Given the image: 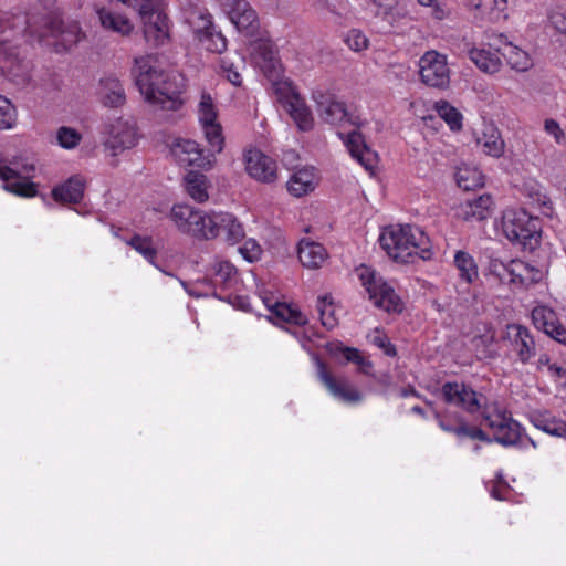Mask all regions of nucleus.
<instances>
[{
	"instance_id": "obj_28",
	"label": "nucleus",
	"mask_w": 566,
	"mask_h": 566,
	"mask_svg": "<svg viewBox=\"0 0 566 566\" xmlns=\"http://www.w3.org/2000/svg\"><path fill=\"white\" fill-rule=\"evenodd\" d=\"M185 187L187 193L197 202H205L208 200V178L206 175L190 170L185 176Z\"/></svg>"
},
{
	"instance_id": "obj_55",
	"label": "nucleus",
	"mask_w": 566,
	"mask_h": 566,
	"mask_svg": "<svg viewBox=\"0 0 566 566\" xmlns=\"http://www.w3.org/2000/svg\"><path fill=\"white\" fill-rule=\"evenodd\" d=\"M240 252L245 260L253 262L261 255V248L255 241H248L240 248Z\"/></svg>"
},
{
	"instance_id": "obj_3",
	"label": "nucleus",
	"mask_w": 566,
	"mask_h": 566,
	"mask_svg": "<svg viewBox=\"0 0 566 566\" xmlns=\"http://www.w3.org/2000/svg\"><path fill=\"white\" fill-rule=\"evenodd\" d=\"M502 230L507 240L523 251L533 252L541 241V224L524 209H509L502 216Z\"/></svg>"
},
{
	"instance_id": "obj_11",
	"label": "nucleus",
	"mask_w": 566,
	"mask_h": 566,
	"mask_svg": "<svg viewBox=\"0 0 566 566\" xmlns=\"http://www.w3.org/2000/svg\"><path fill=\"white\" fill-rule=\"evenodd\" d=\"M206 239L223 235L224 240L234 244L244 238V229L238 219L228 212L208 214Z\"/></svg>"
},
{
	"instance_id": "obj_21",
	"label": "nucleus",
	"mask_w": 566,
	"mask_h": 566,
	"mask_svg": "<svg viewBox=\"0 0 566 566\" xmlns=\"http://www.w3.org/2000/svg\"><path fill=\"white\" fill-rule=\"evenodd\" d=\"M339 136L345 140L350 155L356 158L365 169L371 170L376 164L377 154L367 146L364 136L356 129L349 132L346 135V139L343 134H339Z\"/></svg>"
},
{
	"instance_id": "obj_34",
	"label": "nucleus",
	"mask_w": 566,
	"mask_h": 566,
	"mask_svg": "<svg viewBox=\"0 0 566 566\" xmlns=\"http://www.w3.org/2000/svg\"><path fill=\"white\" fill-rule=\"evenodd\" d=\"M268 307L275 317L283 322L295 325H305L307 323L306 316L298 308L285 303L276 302L272 305L268 304Z\"/></svg>"
},
{
	"instance_id": "obj_52",
	"label": "nucleus",
	"mask_w": 566,
	"mask_h": 566,
	"mask_svg": "<svg viewBox=\"0 0 566 566\" xmlns=\"http://www.w3.org/2000/svg\"><path fill=\"white\" fill-rule=\"evenodd\" d=\"M17 119L15 107L11 102L0 95V128H11Z\"/></svg>"
},
{
	"instance_id": "obj_41",
	"label": "nucleus",
	"mask_w": 566,
	"mask_h": 566,
	"mask_svg": "<svg viewBox=\"0 0 566 566\" xmlns=\"http://www.w3.org/2000/svg\"><path fill=\"white\" fill-rule=\"evenodd\" d=\"M532 319L536 328L545 334L558 322L556 313L547 306L535 307L532 311Z\"/></svg>"
},
{
	"instance_id": "obj_1",
	"label": "nucleus",
	"mask_w": 566,
	"mask_h": 566,
	"mask_svg": "<svg viewBox=\"0 0 566 566\" xmlns=\"http://www.w3.org/2000/svg\"><path fill=\"white\" fill-rule=\"evenodd\" d=\"M132 75L147 103L166 111H177L182 106V78L177 74L164 72L158 66L155 55L135 57Z\"/></svg>"
},
{
	"instance_id": "obj_31",
	"label": "nucleus",
	"mask_w": 566,
	"mask_h": 566,
	"mask_svg": "<svg viewBox=\"0 0 566 566\" xmlns=\"http://www.w3.org/2000/svg\"><path fill=\"white\" fill-rule=\"evenodd\" d=\"M531 421L537 429H541L551 436H566V421L552 416L549 412L534 413Z\"/></svg>"
},
{
	"instance_id": "obj_17",
	"label": "nucleus",
	"mask_w": 566,
	"mask_h": 566,
	"mask_svg": "<svg viewBox=\"0 0 566 566\" xmlns=\"http://www.w3.org/2000/svg\"><path fill=\"white\" fill-rule=\"evenodd\" d=\"M276 163L258 149L245 154V170L255 180L271 184L276 180Z\"/></svg>"
},
{
	"instance_id": "obj_29",
	"label": "nucleus",
	"mask_w": 566,
	"mask_h": 566,
	"mask_svg": "<svg viewBox=\"0 0 566 566\" xmlns=\"http://www.w3.org/2000/svg\"><path fill=\"white\" fill-rule=\"evenodd\" d=\"M478 144L489 156L499 158L504 153V140L502 139L499 129L493 126H486L484 128L481 137L478 138Z\"/></svg>"
},
{
	"instance_id": "obj_63",
	"label": "nucleus",
	"mask_w": 566,
	"mask_h": 566,
	"mask_svg": "<svg viewBox=\"0 0 566 566\" xmlns=\"http://www.w3.org/2000/svg\"><path fill=\"white\" fill-rule=\"evenodd\" d=\"M511 420H512V417H511V415L509 413L507 416H505V421H499V422H496V423H493V424H492V428H491V430H492V432H493V436H494L496 432H499V431L501 432L502 427H504V426H505L509 421H511Z\"/></svg>"
},
{
	"instance_id": "obj_4",
	"label": "nucleus",
	"mask_w": 566,
	"mask_h": 566,
	"mask_svg": "<svg viewBox=\"0 0 566 566\" xmlns=\"http://www.w3.org/2000/svg\"><path fill=\"white\" fill-rule=\"evenodd\" d=\"M358 277L369 294V298L375 306L385 310L388 313L402 312L403 305L395 290L377 276L370 268L360 266L357 269Z\"/></svg>"
},
{
	"instance_id": "obj_47",
	"label": "nucleus",
	"mask_w": 566,
	"mask_h": 566,
	"mask_svg": "<svg viewBox=\"0 0 566 566\" xmlns=\"http://www.w3.org/2000/svg\"><path fill=\"white\" fill-rule=\"evenodd\" d=\"M493 440L502 446H514L520 440V424L515 420L509 421L502 427L501 432L493 436Z\"/></svg>"
},
{
	"instance_id": "obj_50",
	"label": "nucleus",
	"mask_w": 566,
	"mask_h": 566,
	"mask_svg": "<svg viewBox=\"0 0 566 566\" xmlns=\"http://www.w3.org/2000/svg\"><path fill=\"white\" fill-rule=\"evenodd\" d=\"M56 139L61 147L72 149L80 144L82 136L76 129L62 126L56 133Z\"/></svg>"
},
{
	"instance_id": "obj_22",
	"label": "nucleus",
	"mask_w": 566,
	"mask_h": 566,
	"mask_svg": "<svg viewBox=\"0 0 566 566\" xmlns=\"http://www.w3.org/2000/svg\"><path fill=\"white\" fill-rule=\"evenodd\" d=\"M326 352L335 359L343 363H354L364 374H369L373 364L361 356L360 352L354 347L344 346L342 342H328L325 345Z\"/></svg>"
},
{
	"instance_id": "obj_62",
	"label": "nucleus",
	"mask_w": 566,
	"mask_h": 566,
	"mask_svg": "<svg viewBox=\"0 0 566 566\" xmlns=\"http://www.w3.org/2000/svg\"><path fill=\"white\" fill-rule=\"evenodd\" d=\"M469 174H470L469 170H463V171L458 172L457 182H458L459 187L463 188L464 190H469L475 186V185L469 182V176H468Z\"/></svg>"
},
{
	"instance_id": "obj_5",
	"label": "nucleus",
	"mask_w": 566,
	"mask_h": 566,
	"mask_svg": "<svg viewBox=\"0 0 566 566\" xmlns=\"http://www.w3.org/2000/svg\"><path fill=\"white\" fill-rule=\"evenodd\" d=\"M442 400L460 408L469 415H476L482 410L486 397L463 381H447L440 388Z\"/></svg>"
},
{
	"instance_id": "obj_13",
	"label": "nucleus",
	"mask_w": 566,
	"mask_h": 566,
	"mask_svg": "<svg viewBox=\"0 0 566 566\" xmlns=\"http://www.w3.org/2000/svg\"><path fill=\"white\" fill-rule=\"evenodd\" d=\"M504 339L510 342L512 350L522 364H527L536 355L534 337L528 328L520 324H510L506 327Z\"/></svg>"
},
{
	"instance_id": "obj_64",
	"label": "nucleus",
	"mask_w": 566,
	"mask_h": 566,
	"mask_svg": "<svg viewBox=\"0 0 566 566\" xmlns=\"http://www.w3.org/2000/svg\"><path fill=\"white\" fill-rule=\"evenodd\" d=\"M548 369H549V371H552L555 376H557L559 378L566 376V370L555 364L548 365Z\"/></svg>"
},
{
	"instance_id": "obj_24",
	"label": "nucleus",
	"mask_w": 566,
	"mask_h": 566,
	"mask_svg": "<svg viewBox=\"0 0 566 566\" xmlns=\"http://www.w3.org/2000/svg\"><path fill=\"white\" fill-rule=\"evenodd\" d=\"M511 282L514 285L528 287L538 283L543 277V272L521 260H511Z\"/></svg>"
},
{
	"instance_id": "obj_44",
	"label": "nucleus",
	"mask_w": 566,
	"mask_h": 566,
	"mask_svg": "<svg viewBox=\"0 0 566 566\" xmlns=\"http://www.w3.org/2000/svg\"><path fill=\"white\" fill-rule=\"evenodd\" d=\"M127 243L139 252L148 262L155 264L157 250L154 248L153 239L150 237L135 234Z\"/></svg>"
},
{
	"instance_id": "obj_32",
	"label": "nucleus",
	"mask_w": 566,
	"mask_h": 566,
	"mask_svg": "<svg viewBox=\"0 0 566 566\" xmlns=\"http://www.w3.org/2000/svg\"><path fill=\"white\" fill-rule=\"evenodd\" d=\"M501 55L506 60L507 64L516 71L524 72L532 66L530 55L513 44L504 45Z\"/></svg>"
},
{
	"instance_id": "obj_33",
	"label": "nucleus",
	"mask_w": 566,
	"mask_h": 566,
	"mask_svg": "<svg viewBox=\"0 0 566 566\" xmlns=\"http://www.w3.org/2000/svg\"><path fill=\"white\" fill-rule=\"evenodd\" d=\"M472 348L478 359H493L497 356L494 334L486 333L471 339Z\"/></svg>"
},
{
	"instance_id": "obj_48",
	"label": "nucleus",
	"mask_w": 566,
	"mask_h": 566,
	"mask_svg": "<svg viewBox=\"0 0 566 566\" xmlns=\"http://www.w3.org/2000/svg\"><path fill=\"white\" fill-rule=\"evenodd\" d=\"M316 308L317 312L319 313V318L323 326H325L328 329L336 326L337 321L336 317L334 316L332 297H329L328 295L319 296L317 298Z\"/></svg>"
},
{
	"instance_id": "obj_7",
	"label": "nucleus",
	"mask_w": 566,
	"mask_h": 566,
	"mask_svg": "<svg viewBox=\"0 0 566 566\" xmlns=\"http://www.w3.org/2000/svg\"><path fill=\"white\" fill-rule=\"evenodd\" d=\"M419 74L423 84L446 88L450 83L447 57L436 51L426 52L419 60Z\"/></svg>"
},
{
	"instance_id": "obj_19",
	"label": "nucleus",
	"mask_w": 566,
	"mask_h": 566,
	"mask_svg": "<svg viewBox=\"0 0 566 566\" xmlns=\"http://www.w3.org/2000/svg\"><path fill=\"white\" fill-rule=\"evenodd\" d=\"M0 179L4 181L3 188L17 196L32 198L38 195V185L28 178L19 177V172L10 166L0 167Z\"/></svg>"
},
{
	"instance_id": "obj_36",
	"label": "nucleus",
	"mask_w": 566,
	"mask_h": 566,
	"mask_svg": "<svg viewBox=\"0 0 566 566\" xmlns=\"http://www.w3.org/2000/svg\"><path fill=\"white\" fill-rule=\"evenodd\" d=\"M202 128L205 132L206 139L210 146L208 153L211 157H214V154L221 153L223 149L224 138L222 135V127L217 122L202 123Z\"/></svg>"
},
{
	"instance_id": "obj_15",
	"label": "nucleus",
	"mask_w": 566,
	"mask_h": 566,
	"mask_svg": "<svg viewBox=\"0 0 566 566\" xmlns=\"http://www.w3.org/2000/svg\"><path fill=\"white\" fill-rule=\"evenodd\" d=\"M227 13L235 28L247 36H253L259 30V19L255 11L245 0H230Z\"/></svg>"
},
{
	"instance_id": "obj_39",
	"label": "nucleus",
	"mask_w": 566,
	"mask_h": 566,
	"mask_svg": "<svg viewBox=\"0 0 566 566\" xmlns=\"http://www.w3.org/2000/svg\"><path fill=\"white\" fill-rule=\"evenodd\" d=\"M253 53L261 63V67L264 69L265 72L272 73L275 71L276 53L271 42L260 41L255 43Z\"/></svg>"
},
{
	"instance_id": "obj_10",
	"label": "nucleus",
	"mask_w": 566,
	"mask_h": 566,
	"mask_svg": "<svg viewBox=\"0 0 566 566\" xmlns=\"http://www.w3.org/2000/svg\"><path fill=\"white\" fill-rule=\"evenodd\" d=\"M170 219L181 232L206 239L208 214L202 211L189 205H175L170 210Z\"/></svg>"
},
{
	"instance_id": "obj_38",
	"label": "nucleus",
	"mask_w": 566,
	"mask_h": 566,
	"mask_svg": "<svg viewBox=\"0 0 566 566\" xmlns=\"http://www.w3.org/2000/svg\"><path fill=\"white\" fill-rule=\"evenodd\" d=\"M235 268L228 261H218L212 265L211 281L216 286L227 289L235 275Z\"/></svg>"
},
{
	"instance_id": "obj_60",
	"label": "nucleus",
	"mask_w": 566,
	"mask_h": 566,
	"mask_svg": "<svg viewBox=\"0 0 566 566\" xmlns=\"http://www.w3.org/2000/svg\"><path fill=\"white\" fill-rule=\"evenodd\" d=\"M12 165H15L14 168L19 172V177H24L31 179L35 171V165L33 163H23L19 165L18 161H11Z\"/></svg>"
},
{
	"instance_id": "obj_30",
	"label": "nucleus",
	"mask_w": 566,
	"mask_h": 566,
	"mask_svg": "<svg viewBox=\"0 0 566 566\" xmlns=\"http://www.w3.org/2000/svg\"><path fill=\"white\" fill-rule=\"evenodd\" d=\"M470 60L483 72L495 73L501 67L499 52L486 49H472L469 51Z\"/></svg>"
},
{
	"instance_id": "obj_46",
	"label": "nucleus",
	"mask_w": 566,
	"mask_h": 566,
	"mask_svg": "<svg viewBox=\"0 0 566 566\" xmlns=\"http://www.w3.org/2000/svg\"><path fill=\"white\" fill-rule=\"evenodd\" d=\"M488 272L499 280L500 283L512 284L511 282V261L503 262L493 255L489 256Z\"/></svg>"
},
{
	"instance_id": "obj_26",
	"label": "nucleus",
	"mask_w": 566,
	"mask_h": 566,
	"mask_svg": "<svg viewBox=\"0 0 566 566\" xmlns=\"http://www.w3.org/2000/svg\"><path fill=\"white\" fill-rule=\"evenodd\" d=\"M300 262L308 269H317L326 259V250L321 243L302 240L298 243Z\"/></svg>"
},
{
	"instance_id": "obj_49",
	"label": "nucleus",
	"mask_w": 566,
	"mask_h": 566,
	"mask_svg": "<svg viewBox=\"0 0 566 566\" xmlns=\"http://www.w3.org/2000/svg\"><path fill=\"white\" fill-rule=\"evenodd\" d=\"M528 197L532 200V205L545 216H551L553 212V206L551 198L542 191L539 187H530Z\"/></svg>"
},
{
	"instance_id": "obj_58",
	"label": "nucleus",
	"mask_w": 566,
	"mask_h": 566,
	"mask_svg": "<svg viewBox=\"0 0 566 566\" xmlns=\"http://www.w3.org/2000/svg\"><path fill=\"white\" fill-rule=\"evenodd\" d=\"M549 337L557 340L558 343L566 345V328L559 323V321L546 333Z\"/></svg>"
},
{
	"instance_id": "obj_6",
	"label": "nucleus",
	"mask_w": 566,
	"mask_h": 566,
	"mask_svg": "<svg viewBox=\"0 0 566 566\" xmlns=\"http://www.w3.org/2000/svg\"><path fill=\"white\" fill-rule=\"evenodd\" d=\"M313 98L316 102L318 115L324 122L340 127L361 125L359 118L350 114L345 103L336 99L333 94L315 92Z\"/></svg>"
},
{
	"instance_id": "obj_51",
	"label": "nucleus",
	"mask_w": 566,
	"mask_h": 566,
	"mask_svg": "<svg viewBox=\"0 0 566 566\" xmlns=\"http://www.w3.org/2000/svg\"><path fill=\"white\" fill-rule=\"evenodd\" d=\"M199 120L200 123H210L217 120L218 113L216 111L212 97L208 93H202L199 103Z\"/></svg>"
},
{
	"instance_id": "obj_18",
	"label": "nucleus",
	"mask_w": 566,
	"mask_h": 566,
	"mask_svg": "<svg viewBox=\"0 0 566 566\" xmlns=\"http://www.w3.org/2000/svg\"><path fill=\"white\" fill-rule=\"evenodd\" d=\"M199 23L193 27L195 33L206 50L222 53L227 49L224 35L217 31L209 14H200Z\"/></svg>"
},
{
	"instance_id": "obj_54",
	"label": "nucleus",
	"mask_w": 566,
	"mask_h": 566,
	"mask_svg": "<svg viewBox=\"0 0 566 566\" xmlns=\"http://www.w3.org/2000/svg\"><path fill=\"white\" fill-rule=\"evenodd\" d=\"M347 45L356 51H363L368 48V39L358 30H350L346 36Z\"/></svg>"
},
{
	"instance_id": "obj_37",
	"label": "nucleus",
	"mask_w": 566,
	"mask_h": 566,
	"mask_svg": "<svg viewBox=\"0 0 566 566\" xmlns=\"http://www.w3.org/2000/svg\"><path fill=\"white\" fill-rule=\"evenodd\" d=\"M14 56L13 46L6 39H0V63L3 62V69H7L9 73L17 76V83L21 85H25L30 82V74L24 71L21 74H15L13 71V61Z\"/></svg>"
},
{
	"instance_id": "obj_14",
	"label": "nucleus",
	"mask_w": 566,
	"mask_h": 566,
	"mask_svg": "<svg viewBox=\"0 0 566 566\" xmlns=\"http://www.w3.org/2000/svg\"><path fill=\"white\" fill-rule=\"evenodd\" d=\"M439 427L446 431L453 433L458 438H470L483 442H490L488 434L476 426H470L468 421L458 412L440 415L436 413Z\"/></svg>"
},
{
	"instance_id": "obj_27",
	"label": "nucleus",
	"mask_w": 566,
	"mask_h": 566,
	"mask_svg": "<svg viewBox=\"0 0 566 566\" xmlns=\"http://www.w3.org/2000/svg\"><path fill=\"white\" fill-rule=\"evenodd\" d=\"M102 86V102L105 106L119 107L126 101L125 90L115 77H105L101 80Z\"/></svg>"
},
{
	"instance_id": "obj_56",
	"label": "nucleus",
	"mask_w": 566,
	"mask_h": 566,
	"mask_svg": "<svg viewBox=\"0 0 566 566\" xmlns=\"http://www.w3.org/2000/svg\"><path fill=\"white\" fill-rule=\"evenodd\" d=\"M373 343L377 347L381 348L387 356L395 357L397 355L395 345L390 343L389 338L386 335H375L373 338Z\"/></svg>"
},
{
	"instance_id": "obj_12",
	"label": "nucleus",
	"mask_w": 566,
	"mask_h": 566,
	"mask_svg": "<svg viewBox=\"0 0 566 566\" xmlns=\"http://www.w3.org/2000/svg\"><path fill=\"white\" fill-rule=\"evenodd\" d=\"M171 155L180 166H196L202 169H210L214 159L211 155L205 154L199 144L195 140L180 139L172 144Z\"/></svg>"
},
{
	"instance_id": "obj_16",
	"label": "nucleus",
	"mask_w": 566,
	"mask_h": 566,
	"mask_svg": "<svg viewBox=\"0 0 566 566\" xmlns=\"http://www.w3.org/2000/svg\"><path fill=\"white\" fill-rule=\"evenodd\" d=\"M137 143V134L134 125L122 118H117L108 126V137L105 146L116 156L125 149L133 148Z\"/></svg>"
},
{
	"instance_id": "obj_2",
	"label": "nucleus",
	"mask_w": 566,
	"mask_h": 566,
	"mask_svg": "<svg viewBox=\"0 0 566 566\" xmlns=\"http://www.w3.org/2000/svg\"><path fill=\"white\" fill-rule=\"evenodd\" d=\"M379 242L387 254L397 262H413L412 258L430 260L432 251L429 238L418 227L410 224L390 226L380 234Z\"/></svg>"
},
{
	"instance_id": "obj_45",
	"label": "nucleus",
	"mask_w": 566,
	"mask_h": 566,
	"mask_svg": "<svg viewBox=\"0 0 566 566\" xmlns=\"http://www.w3.org/2000/svg\"><path fill=\"white\" fill-rule=\"evenodd\" d=\"M478 413L482 416L484 423L491 429L493 423L499 421H505V416L509 412L501 408L496 401H489L488 398L484 401L482 410Z\"/></svg>"
},
{
	"instance_id": "obj_8",
	"label": "nucleus",
	"mask_w": 566,
	"mask_h": 566,
	"mask_svg": "<svg viewBox=\"0 0 566 566\" xmlns=\"http://www.w3.org/2000/svg\"><path fill=\"white\" fill-rule=\"evenodd\" d=\"M276 92L284 109L290 114L298 129L303 132L311 130L314 126V118L300 94L286 83L279 85Z\"/></svg>"
},
{
	"instance_id": "obj_61",
	"label": "nucleus",
	"mask_w": 566,
	"mask_h": 566,
	"mask_svg": "<svg viewBox=\"0 0 566 566\" xmlns=\"http://www.w3.org/2000/svg\"><path fill=\"white\" fill-rule=\"evenodd\" d=\"M80 41V31L77 27H73L69 31L62 32V42L66 45L76 44Z\"/></svg>"
},
{
	"instance_id": "obj_35",
	"label": "nucleus",
	"mask_w": 566,
	"mask_h": 566,
	"mask_svg": "<svg viewBox=\"0 0 566 566\" xmlns=\"http://www.w3.org/2000/svg\"><path fill=\"white\" fill-rule=\"evenodd\" d=\"M314 189V177L306 170H298L287 181V190L295 197H302Z\"/></svg>"
},
{
	"instance_id": "obj_59",
	"label": "nucleus",
	"mask_w": 566,
	"mask_h": 566,
	"mask_svg": "<svg viewBox=\"0 0 566 566\" xmlns=\"http://www.w3.org/2000/svg\"><path fill=\"white\" fill-rule=\"evenodd\" d=\"M549 20L554 29H556L560 33L566 34V15L563 12H553L549 15Z\"/></svg>"
},
{
	"instance_id": "obj_9",
	"label": "nucleus",
	"mask_w": 566,
	"mask_h": 566,
	"mask_svg": "<svg viewBox=\"0 0 566 566\" xmlns=\"http://www.w3.org/2000/svg\"><path fill=\"white\" fill-rule=\"evenodd\" d=\"M314 360L317 367L318 379L335 398L346 403H357L361 401V392L352 385L347 378L333 376L319 357L315 356Z\"/></svg>"
},
{
	"instance_id": "obj_20",
	"label": "nucleus",
	"mask_w": 566,
	"mask_h": 566,
	"mask_svg": "<svg viewBox=\"0 0 566 566\" xmlns=\"http://www.w3.org/2000/svg\"><path fill=\"white\" fill-rule=\"evenodd\" d=\"M494 202L490 195L467 200L459 207L458 216L467 222H480L491 217Z\"/></svg>"
},
{
	"instance_id": "obj_57",
	"label": "nucleus",
	"mask_w": 566,
	"mask_h": 566,
	"mask_svg": "<svg viewBox=\"0 0 566 566\" xmlns=\"http://www.w3.org/2000/svg\"><path fill=\"white\" fill-rule=\"evenodd\" d=\"M545 132L552 135L557 144H562L565 139V134L559 124L555 119H546L544 124Z\"/></svg>"
},
{
	"instance_id": "obj_42",
	"label": "nucleus",
	"mask_w": 566,
	"mask_h": 566,
	"mask_svg": "<svg viewBox=\"0 0 566 566\" xmlns=\"http://www.w3.org/2000/svg\"><path fill=\"white\" fill-rule=\"evenodd\" d=\"M244 65V60L238 54L234 55V60L226 56L220 60V67L222 73L227 76L228 81L235 86H240L242 77L239 69Z\"/></svg>"
},
{
	"instance_id": "obj_40",
	"label": "nucleus",
	"mask_w": 566,
	"mask_h": 566,
	"mask_svg": "<svg viewBox=\"0 0 566 566\" xmlns=\"http://www.w3.org/2000/svg\"><path fill=\"white\" fill-rule=\"evenodd\" d=\"M454 264L465 282L471 283L478 277V266L468 252L458 251L454 255Z\"/></svg>"
},
{
	"instance_id": "obj_25",
	"label": "nucleus",
	"mask_w": 566,
	"mask_h": 566,
	"mask_svg": "<svg viewBox=\"0 0 566 566\" xmlns=\"http://www.w3.org/2000/svg\"><path fill=\"white\" fill-rule=\"evenodd\" d=\"M97 15L105 30L115 32L122 36L129 35L134 30L133 23L125 15L114 13L105 8L98 9Z\"/></svg>"
},
{
	"instance_id": "obj_23",
	"label": "nucleus",
	"mask_w": 566,
	"mask_h": 566,
	"mask_svg": "<svg viewBox=\"0 0 566 566\" xmlns=\"http://www.w3.org/2000/svg\"><path fill=\"white\" fill-rule=\"evenodd\" d=\"M84 187V178L75 175L70 177L63 185L54 187L52 197L57 202L78 203L83 198Z\"/></svg>"
},
{
	"instance_id": "obj_43",
	"label": "nucleus",
	"mask_w": 566,
	"mask_h": 566,
	"mask_svg": "<svg viewBox=\"0 0 566 566\" xmlns=\"http://www.w3.org/2000/svg\"><path fill=\"white\" fill-rule=\"evenodd\" d=\"M439 116L446 120L452 130H459L462 127L461 113L446 101L436 104Z\"/></svg>"
},
{
	"instance_id": "obj_53",
	"label": "nucleus",
	"mask_w": 566,
	"mask_h": 566,
	"mask_svg": "<svg viewBox=\"0 0 566 566\" xmlns=\"http://www.w3.org/2000/svg\"><path fill=\"white\" fill-rule=\"evenodd\" d=\"M397 4V0H366L367 9L375 15H387Z\"/></svg>"
}]
</instances>
